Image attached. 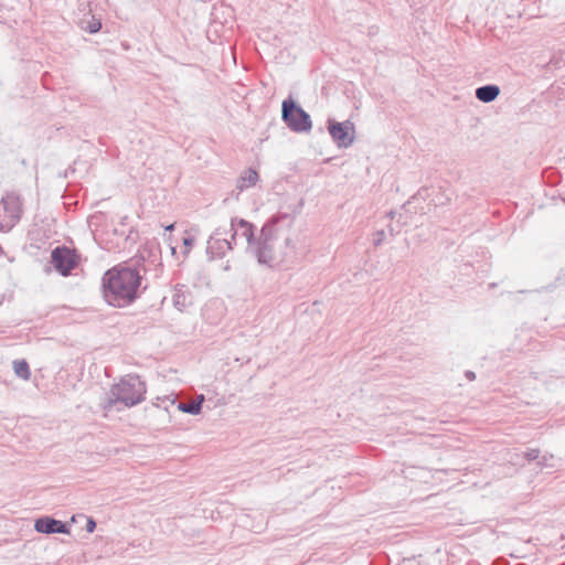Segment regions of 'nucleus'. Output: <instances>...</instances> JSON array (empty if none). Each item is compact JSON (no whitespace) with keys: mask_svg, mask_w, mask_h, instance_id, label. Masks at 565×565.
<instances>
[{"mask_svg":"<svg viewBox=\"0 0 565 565\" xmlns=\"http://www.w3.org/2000/svg\"><path fill=\"white\" fill-rule=\"evenodd\" d=\"M23 201L19 193L7 192L0 200V232H10L21 220Z\"/></svg>","mask_w":565,"mask_h":565,"instance_id":"4","label":"nucleus"},{"mask_svg":"<svg viewBox=\"0 0 565 565\" xmlns=\"http://www.w3.org/2000/svg\"><path fill=\"white\" fill-rule=\"evenodd\" d=\"M79 262L81 256L76 249L70 248L65 245L56 246L51 252V264L63 277L70 276L79 265Z\"/></svg>","mask_w":565,"mask_h":565,"instance_id":"6","label":"nucleus"},{"mask_svg":"<svg viewBox=\"0 0 565 565\" xmlns=\"http://www.w3.org/2000/svg\"><path fill=\"white\" fill-rule=\"evenodd\" d=\"M539 456H540L539 449H530V450L523 452V458L527 461H533V460L537 459Z\"/></svg>","mask_w":565,"mask_h":565,"instance_id":"18","label":"nucleus"},{"mask_svg":"<svg viewBox=\"0 0 565 565\" xmlns=\"http://www.w3.org/2000/svg\"><path fill=\"white\" fill-rule=\"evenodd\" d=\"M500 94V87L494 84H487L476 89V98L482 103H491L497 99Z\"/></svg>","mask_w":565,"mask_h":565,"instance_id":"11","label":"nucleus"},{"mask_svg":"<svg viewBox=\"0 0 565 565\" xmlns=\"http://www.w3.org/2000/svg\"><path fill=\"white\" fill-rule=\"evenodd\" d=\"M13 370L18 377L28 381L31 377V371L29 363L24 360H14L13 361Z\"/></svg>","mask_w":565,"mask_h":565,"instance_id":"15","label":"nucleus"},{"mask_svg":"<svg viewBox=\"0 0 565 565\" xmlns=\"http://www.w3.org/2000/svg\"><path fill=\"white\" fill-rule=\"evenodd\" d=\"M230 232L232 233L231 235L233 241H236V236L238 235L246 238L248 252L257 238L255 236V225L244 218L232 217Z\"/></svg>","mask_w":565,"mask_h":565,"instance_id":"9","label":"nucleus"},{"mask_svg":"<svg viewBox=\"0 0 565 565\" xmlns=\"http://www.w3.org/2000/svg\"><path fill=\"white\" fill-rule=\"evenodd\" d=\"M34 529L43 534H68L70 529L66 523L51 516H42L35 520Z\"/></svg>","mask_w":565,"mask_h":565,"instance_id":"10","label":"nucleus"},{"mask_svg":"<svg viewBox=\"0 0 565 565\" xmlns=\"http://www.w3.org/2000/svg\"><path fill=\"white\" fill-rule=\"evenodd\" d=\"M259 179L257 171L253 168L246 169L243 174L237 179L236 188L242 192L250 186H254Z\"/></svg>","mask_w":565,"mask_h":565,"instance_id":"13","label":"nucleus"},{"mask_svg":"<svg viewBox=\"0 0 565 565\" xmlns=\"http://www.w3.org/2000/svg\"><path fill=\"white\" fill-rule=\"evenodd\" d=\"M281 119L294 132H308L312 128L310 115L291 97L285 99L281 104Z\"/></svg>","mask_w":565,"mask_h":565,"instance_id":"5","label":"nucleus"},{"mask_svg":"<svg viewBox=\"0 0 565 565\" xmlns=\"http://www.w3.org/2000/svg\"><path fill=\"white\" fill-rule=\"evenodd\" d=\"M141 276L138 269L131 267H113L103 278V295L105 301L116 308H125L135 302L140 296Z\"/></svg>","mask_w":565,"mask_h":565,"instance_id":"2","label":"nucleus"},{"mask_svg":"<svg viewBox=\"0 0 565 565\" xmlns=\"http://www.w3.org/2000/svg\"><path fill=\"white\" fill-rule=\"evenodd\" d=\"M96 521L93 518H88L85 529L88 533H93L96 529Z\"/></svg>","mask_w":565,"mask_h":565,"instance_id":"20","label":"nucleus"},{"mask_svg":"<svg viewBox=\"0 0 565 565\" xmlns=\"http://www.w3.org/2000/svg\"><path fill=\"white\" fill-rule=\"evenodd\" d=\"M386 234L384 230H379L373 234V245L375 247L381 246L385 241Z\"/></svg>","mask_w":565,"mask_h":565,"instance_id":"16","label":"nucleus"},{"mask_svg":"<svg viewBox=\"0 0 565 565\" xmlns=\"http://www.w3.org/2000/svg\"><path fill=\"white\" fill-rule=\"evenodd\" d=\"M146 392V383L141 381L140 376L128 374L111 386L104 408L110 411L117 403H121L126 407L135 406L145 399Z\"/></svg>","mask_w":565,"mask_h":565,"instance_id":"3","label":"nucleus"},{"mask_svg":"<svg viewBox=\"0 0 565 565\" xmlns=\"http://www.w3.org/2000/svg\"><path fill=\"white\" fill-rule=\"evenodd\" d=\"M190 291L185 285L178 284L172 296L173 306L183 311L189 305Z\"/></svg>","mask_w":565,"mask_h":565,"instance_id":"12","label":"nucleus"},{"mask_svg":"<svg viewBox=\"0 0 565 565\" xmlns=\"http://www.w3.org/2000/svg\"><path fill=\"white\" fill-rule=\"evenodd\" d=\"M388 232H390V235H391V236H395V235L398 233V231H396V230L393 227V225H388Z\"/></svg>","mask_w":565,"mask_h":565,"instance_id":"22","label":"nucleus"},{"mask_svg":"<svg viewBox=\"0 0 565 565\" xmlns=\"http://www.w3.org/2000/svg\"><path fill=\"white\" fill-rule=\"evenodd\" d=\"M394 215H395V212L393 211H390L386 216L390 217V218H394Z\"/></svg>","mask_w":565,"mask_h":565,"instance_id":"24","label":"nucleus"},{"mask_svg":"<svg viewBox=\"0 0 565 565\" xmlns=\"http://www.w3.org/2000/svg\"><path fill=\"white\" fill-rule=\"evenodd\" d=\"M193 243H194V238L192 236H186L183 238V245L185 247V250L184 253L188 254L191 249V247L193 246Z\"/></svg>","mask_w":565,"mask_h":565,"instance_id":"19","label":"nucleus"},{"mask_svg":"<svg viewBox=\"0 0 565 565\" xmlns=\"http://www.w3.org/2000/svg\"><path fill=\"white\" fill-rule=\"evenodd\" d=\"M146 253L150 254L151 252H148L147 249H142V250H140V252H139V256H140V258H141L142 260H145V254H146Z\"/></svg>","mask_w":565,"mask_h":565,"instance_id":"23","label":"nucleus"},{"mask_svg":"<svg viewBox=\"0 0 565 565\" xmlns=\"http://www.w3.org/2000/svg\"><path fill=\"white\" fill-rule=\"evenodd\" d=\"M465 376L469 380V381H473L476 379V374L475 372L472 371H466L465 372Z\"/></svg>","mask_w":565,"mask_h":565,"instance_id":"21","label":"nucleus"},{"mask_svg":"<svg viewBox=\"0 0 565 565\" xmlns=\"http://www.w3.org/2000/svg\"><path fill=\"white\" fill-rule=\"evenodd\" d=\"M102 29V22L93 18V20L88 23L87 31L89 33H96Z\"/></svg>","mask_w":565,"mask_h":565,"instance_id":"17","label":"nucleus"},{"mask_svg":"<svg viewBox=\"0 0 565 565\" xmlns=\"http://www.w3.org/2000/svg\"><path fill=\"white\" fill-rule=\"evenodd\" d=\"M328 131L333 142L339 148H348L354 141V125L350 120L338 122L333 119H329Z\"/></svg>","mask_w":565,"mask_h":565,"instance_id":"7","label":"nucleus"},{"mask_svg":"<svg viewBox=\"0 0 565 565\" xmlns=\"http://www.w3.org/2000/svg\"><path fill=\"white\" fill-rule=\"evenodd\" d=\"M203 402H204V396L199 395L196 398H194L191 402H188V403L180 402L178 404V409L183 413L191 414V415H198L202 411Z\"/></svg>","mask_w":565,"mask_h":565,"instance_id":"14","label":"nucleus"},{"mask_svg":"<svg viewBox=\"0 0 565 565\" xmlns=\"http://www.w3.org/2000/svg\"><path fill=\"white\" fill-rule=\"evenodd\" d=\"M303 205L299 202L298 210ZM299 211L278 212L270 216L263 225L259 235L252 245L249 253L257 259L258 264L270 268L289 266L297 258L296 245L289 232L294 226L296 215Z\"/></svg>","mask_w":565,"mask_h":565,"instance_id":"1","label":"nucleus"},{"mask_svg":"<svg viewBox=\"0 0 565 565\" xmlns=\"http://www.w3.org/2000/svg\"><path fill=\"white\" fill-rule=\"evenodd\" d=\"M173 228H174V224H171V225H169V226L167 227V230H169V231H171V230H173Z\"/></svg>","mask_w":565,"mask_h":565,"instance_id":"25","label":"nucleus"},{"mask_svg":"<svg viewBox=\"0 0 565 565\" xmlns=\"http://www.w3.org/2000/svg\"><path fill=\"white\" fill-rule=\"evenodd\" d=\"M227 234L226 228L217 227L207 241L206 253L211 258H222L226 255L228 250L233 249V246L236 245V241L227 239L225 236Z\"/></svg>","mask_w":565,"mask_h":565,"instance_id":"8","label":"nucleus"}]
</instances>
